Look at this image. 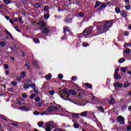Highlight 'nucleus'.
Wrapping results in <instances>:
<instances>
[{"label":"nucleus","mask_w":131,"mask_h":131,"mask_svg":"<svg viewBox=\"0 0 131 131\" xmlns=\"http://www.w3.org/2000/svg\"><path fill=\"white\" fill-rule=\"evenodd\" d=\"M102 24L101 22H95L94 23L95 26L97 27L98 32L100 34V33H104V32L109 30V28L112 26V21L108 20L106 21L103 27L100 26Z\"/></svg>","instance_id":"obj_1"},{"label":"nucleus","mask_w":131,"mask_h":131,"mask_svg":"<svg viewBox=\"0 0 131 131\" xmlns=\"http://www.w3.org/2000/svg\"><path fill=\"white\" fill-rule=\"evenodd\" d=\"M29 88H31L33 90L35 89V84L31 83L29 80L27 81L24 84L23 88L25 90H28Z\"/></svg>","instance_id":"obj_2"},{"label":"nucleus","mask_w":131,"mask_h":131,"mask_svg":"<svg viewBox=\"0 0 131 131\" xmlns=\"http://www.w3.org/2000/svg\"><path fill=\"white\" fill-rule=\"evenodd\" d=\"M92 31L93 27H90L84 29V30L83 32V35L85 36L90 35V34L92 33Z\"/></svg>","instance_id":"obj_3"},{"label":"nucleus","mask_w":131,"mask_h":131,"mask_svg":"<svg viewBox=\"0 0 131 131\" xmlns=\"http://www.w3.org/2000/svg\"><path fill=\"white\" fill-rule=\"evenodd\" d=\"M62 93L65 94V95H67L63 97V99L66 100V101L69 100V91H68V90L67 89H63L62 90Z\"/></svg>","instance_id":"obj_4"},{"label":"nucleus","mask_w":131,"mask_h":131,"mask_svg":"<svg viewBox=\"0 0 131 131\" xmlns=\"http://www.w3.org/2000/svg\"><path fill=\"white\" fill-rule=\"evenodd\" d=\"M45 125L51 128H54L55 127V122H54V121L48 122L46 123Z\"/></svg>","instance_id":"obj_5"},{"label":"nucleus","mask_w":131,"mask_h":131,"mask_svg":"<svg viewBox=\"0 0 131 131\" xmlns=\"http://www.w3.org/2000/svg\"><path fill=\"white\" fill-rule=\"evenodd\" d=\"M46 25L47 23L43 20H39L38 23V25L40 26V29L43 28V27H45V26H46Z\"/></svg>","instance_id":"obj_6"},{"label":"nucleus","mask_w":131,"mask_h":131,"mask_svg":"<svg viewBox=\"0 0 131 131\" xmlns=\"http://www.w3.org/2000/svg\"><path fill=\"white\" fill-rule=\"evenodd\" d=\"M118 122L120 123V124H123L124 123V117L119 116L118 117Z\"/></svg>","instance_id":"obj_7"},{"label":"nucleus","mask_w":131,"mask_h":131,"mask_svg":"<svg viewBox=\"0 0 131 131\" xmlns=\"http://www.w3.org/2000/svg\"><path fill=\"white\" fill-rule=\"evenodd\" d=\"M72 20V17H70V16H68L65 20H64V22L65 23H67V24H68V23H70V22H71Z\"/></svg>","instance_id":"obj_8"},{"label":"nucleus","mask_w":131,"mask_h":131,"mask_svg":"<svg viewBox=\"0 0 131 131\" xmlns=\"http://www.w3.org/2000/svg\"><path fill=\"white\" fill-rule=\"evenodd\" d=\"M66 32H71V29H70V27H63V33H66Z\"/></svg>","instance_id":"obj_9"},{"label":"nucleus","mask_w":131,"mask_h":131,"mask_svg":"<svg viewBox=\"0 0 131 131\" xmlns=\"http://www.w3.org/2000/svg\"><path fill=\"white\" fill-rule=\"evenodd\" d=\"M114 85L116 88H122V85H123L122 83H119V82H116L114 83Z\"/></svg>","instance_id":"obj_10"},{"label":"nucleus","mask_w":131,"mask_h":131,"mask_svg":"<svg viewBox=\"0 0 131 131\" xmlns=\"http://www.w3.org/2000/svg\"><path fill=\"white\" fill-rule=\"evenodd\" d=\"M88 113H89V112L85 111L81 113L80 116L81 117H86L88 116Z\"/></svg>","instance_id":"obj_11"},{"label":"nucleus","mask_w":131,"mask_h":131,"mask_svg":"<svg viewBox=\"0 0 131 131\" xmlns=\"http://www.w3.org/2000/svg\"><path fill=\"white\" fill-rule=\"evenodd\" d=\"M42 33H45V34H47V33H49V32H50V30L49 29V28H44L42 29Z\"/></svg>","instance_id":"obj_12"},{"label":"nucleus","mask_w":131,"mask_h":131,"mask_svg":"<svg viewBox=\"0 0 131 131\" xmlns=\"http://www.w3.org/2000/svg\"><path fill=\"white\" fill-rule=\"evenodd\" d=\"M48 88L49 85L47 83H45L42 87V90H43V91H46V90H48Z\"/></svg>","instance_id":"obj_13"},{"label":"nucleus","mask_w":131,"mask_h":131,"mask_svg":"<svg viewBox=\"0 0 131 131\" xmlns=\"http://www.w3.org/2000/svg\"><path fill=\"white\" fill-rule=\"evenodd\" d=\"M69 94L73 95V96L76 95V92L74 90H70L69 91Z\"/></svg>","instance_id":"obj_14"},{"label":"nucleus","mask_w":131,"mask_h":131,"mask_svg":"<svg viewBox=\"0 0 131 131\" xmlns=\"http://www.w3.org/2000/svg\"><path fill=\"white\" fill-rule=\"evenodd\" d=\"M114 77L115 78H117V79H120L121 78V76H120V75L117 74V72L115 73Z\"/></svg>","instance_id":"obj_15"},{"label":"nucleus","mask_w":131,"mask_h":131,"mask_svg":"<svg viewBox=\"0 0 131 131\" xmlns=\"http://www.w3.org/2000/svg\"><path fill=\"white\" fill-rule=\"evenodd\" d=\"M16 103H17V104H19L20 105H24V103H22V99H16Z\"/></svg>","instance_id":"obj_16"},{"label":"nucleus","mask_w":131,"mask_h":131,"mask_svg":"<svg viewBox=\"0 0 131 131\" xmlns=\"http://www.w3.org/2000/svg\"><path fill=\"white\" fill-rule=\"evenodd\" d=\"M32 63H33L34 66H35V67H36V68H38V62H37V61L33 60Z\"/></svg>","instance_id":"obj_17"},{"label":"nucleus","mask_w":131,"mask_h":131,"mask_svg":"<svg viewBox=\"0 0 131 131\" xmlns=\"http://www.w3.org/2000/svg\"><path fill=\"white\" fill-rule=\"evenodd\" d=\"M48 112H53L54 111V107L53 106H49L47 109Z\"/></svg>","instance_id":"obj_18"},{"label":"nucleus","mask_w":131,"mask_h":131,"mask_svg":"<svg viewBox=\"0 0 131 131\" xmlns=\"http://www.w3.org/2000/svg\"><path fill=\"white\" fill-rule=\"evenodd\" d=\"M45 78H46V79L47 80H49V79H51V78H52V74L50 73L48 75H47L46 77Z\"/></svg>","instance_id":"obj_19"},{"label":"nucleus","mask_w":131,"mask_h":131,"mask_svg":"<svg viewBox=\"0 0 131 131\" xmlns=\"http://www.w3.org/2000/svg\"><path fill=\"white\" fill-rule=\"evenodd\" d=\"M78 116H79V115L78 114H72V117L74 118L75 119L78 118Z\"/></svg>","instance_id":"obj_20"},{"label":"nucleus","mask_w":131,"mask_h":131,"mask_svg":"<svg viewBox=\"0 0 131 131\" xmlns=\"http://www.w3.org/2000/svg\"><path fill=\"white\" fill-rule=\"evenodd\" d=\"M85 85L88 88V89H92L93 88V86L92 84L89 83H85Z\"/></svg>","instance_id":"obj_21"},{"label":"nucleus","mask_w":131,"mask_h":131,"mask_svg":"<svg viewBox=\"0 0 131 131\" xmlns=\"http://www.w3.org/2000/svg\"><path fill=\"white\" fill-rule=\"evenodd\" d=\"M20 76L21 78H24V77H25V76H26V72H24L21 73Z\"/></svg>","instance_id":"obj_22"},{"label":"nucleus","mask_w":131,"mask_h":131,"mask_svg":"<svg viewBox=\"0 0 131 131\" xmlns=\"http://www.w3.org/2000/svg\"><path fill=\"white\" fill-rule=\"evenodd\" d=\"M130 83L127 81L125 82L124 84V88H127L128 86H129V85Z\"/></svg>","instance_id":"obj_23"},{"label":"nucleus","mask_w":131,"mask_h":131,"mask_svg":"<svg viewBox=\"0 0 131 131\" xmlns=\"http://www.w3.org/2000/svg\"><path fill=\"white\" fill-rule=\"evenodd\" d=\"M130 49L129 48H126L125 49V51L124 53H125L126 54H129V53L130 52Z\"/></svg>","instance_id":"obj_24"},{"label":"nucleus","mask_w":131,"mask_h":131,"mask_svg":"<svg viewBox=\"0 0 131 131\" xmlns=\"http://www.w3.org/2000/svg\"><path fill=\"white\" fill-rule=\"evenodd\" d=\"M101 2H97L96 3V5L95 6H94V8H98V7H99V6H101Z\"/></svg>","instance_id":"obj_25"},{"label":"nucleus","mask_w":131,"mask_h":131,"mask_svg":"<svg viewBox=\"0 0 131 131\" xmlns=\"http://www.w3.org/2000/svg\"><path fill=\"white\" fill-rule=\"evenodd\" d=\"M43 125V121H41L38 123V126H39V127H42Z\"/></svg>","instance_id":"obj_26"},{"label":"nucleus","mask_w":131,"mask_h":131,"mask_svg":"<svg viewBox=\"0 0 131 131\" xmlns=\"http://www.w3.org/2000/svg\"><path fill=\"white\" fill-rule=\"evenodd\" d=\"M27 106H21L20 107H19V109L20 110H27Z\"/></svg>","instance_id":"obj_27"},{"label":"nucleus","mask_w":131,"mask_h":131,"mask_svg":"<svg viewBox=\"0 0 131 131\" xmlns=\"http://www.w3.org/2000/svg\"><path fill=\"white\" fill-rule=\"evenodd\" d=\"M40 7L41 5L39 3H36V4H35V8H36V9H38L39 8H40Z\"/></svg>","instance_id":"obj_28"},{"label":"nucleus","mask_w":131,"mask_h":131,"mask_svg":"<svg viewBox=\"0 0 131 131\" xmlns=\"http://www.w3.org/2000/svg\"><path fill=\"white\" fill-rule=\"evenodd\" d=\"M109 103L112 104H115V100H114V98H112L111 99V101L109 102Z\"/></svg>","instance_id":"obj_29"},{"label":"nucleus","mask_w":131,"mask_h":131,"mask_svg":"<svg viewBox=\"0 0 131 131\" xmlns=\"http://www.w3.org/2000/svg\"><path fill=\"white\" fill-rule=\"evenodd\" d=\"M124 61H125V59H124V58H122L119 59L118 62H119V63H123V62H124Z\"/></svg>","instance_id":"obj_30"},{"label":"nucleus","mask_w":131,"mask_h":131,"mask_svg":"<svg viewBox=\"0 0 131 131\" xmlns=\"http://www.w3.org/2000/svg\"><path fill=\"white\" fill-rule=\"evenodd\" d=\"M115 11L117 14H119V12H120V8L118 7H116Z\"/></svg>","instance_id":"obj_31"},{"label":"nucleus","mask_w":131,"mask_h":131,"mask_svg":"<svg viewBox=\"0 0 131 131\" xmlns=\"http://www.w3.org/2000/svg\"><path fill=\"white\" fill-rule=\"evenodd\" d=\"M121 71H122V72H124V73L126 72V68L122 67L121 69Z\"/></svg>","instance_id":"obj_32"},{"label":"nucleus","mask_w":131,"mask_h":131,"mask_svg":"<svg viewBox=\"0 0 131 131\" xmlns=\"http://www.w3.org/2000/svg\"><path fill=\"white\" fill-rule=\"evenodd\" d=\"M49 114V112L45 111L43 113H41V115H47Z\"/></svg>","instance_id":"obj_33"},{"label":"nucleus","mask_w":131,"mask_h":131,"mask_svg":"<svg viewBox=\"0 0 131 131\" xmlns=\"http://www.w3.org/2000/svg\"><path fill=\"white\" fill-rule=\"evenodd\" d=\"M4 2L7 5L11 3V0H4Z\"/></svg>","instance_id":"obj_34"},{"label":"nucleus","mask_w":131,"mask_h":131,"mask_svg":"<svg viewBox=\"0 0 131 131\" xmlns=\"http://www.w3.org/2000/svg\"><path fill=\"white\" fill-rule=\"evenodd\" d=\"M5 32L6 34H8V35H9V36H10V37H12V34H11V33H10V32H9L8 30H5Z\"/></svg>","instance_id":"obj_35"},{"label":"nucleus","mask_w":131,"mask_h":131,"mask_svg":"<svg viewBox=\"0 0 131 131\" xmlns=\"http://www.w3.org/2000/svg\"><path fill=\"white\" fill-rule=\"evenodd\" d=\"M100 6H101L102 8H106V7H107V5H106V4L101 2Z\"/></svg>","instance_id":"obj_36"},{"label":"nucleus","mask_w":131,"mask_h":131,"mask_svg":"<svg viewBox=\"0 0 131 131\" xmlns=\"http://www.w3.org/2000/svg\"><path fill=\"white\" fill-rule=\"evenodd\" d=\"M82 46L83 47L86 48V47H89V46H90V44H89L88 43L83 42Z\"/></svg>","instance_id":"obj_37"},{"label":"nucleus","mask_w":131,"mask_h":131,"mask_svg":"<svg viewBox=\"0 0 131 131\" xmlns=\"http://www.w3.org/2000/svg\"><path fill=\"white\" fill-rule=\"evenodd\" d=\"M121 15L122 17H126V12L124 11H123L121 13Z\"/></svg>","instance_id":"obj_38"},{"label":"nucleus","mask_w":131,"mask_h":131,"mask_svg":"<svg viewBox=\"0 0 131 131\" xmlns=\"http://www.w3.org/2000/svg\"><path fill=\"white\" fill-rule=\"evenodd\" d=\"M35 102H36V103H38L39 102H40V98L39 97H36L35 99Z\"/></svg>","instance_id":"obj_39"},{"label":"nucleus","mask_w":131,"mask_h":131,"mask_svg":"<svg viewBox=\"0 0 131 131\" xmlns=\"http://www.w3.org/2000/svg\"><path fill=\"white\" fill-rule=\"evenodd\" d=\"M0 46L2 47H5L6 46V42L3 41L0 42Z\"/></svg>","instance_id":"obj_40"},{"label":"nucleus","mask_w":131,"mask_h":131,"mask_svg":"<svg viewBox=\"0 0 131 131\" xmlns=\"http://www.w3.org/2000/svg\"><path fill=\"white\" fill-rule=\"evenodd\" d=\"M74 127H75V128H79V124L77 123H75L74 124Z\"/></svg>","instance_id":"obj_41"},{"label":"nucleus","mask_w":131,"mask_h":131,"mask_svg":"<svg viewBox=\"0 0 131 131\" xmlns=\"http://www.w3.org/2000/svg\"><path fill=\"white\" fill-rule=\"evenodd\" d=\"M126 10H129L130 9V5L129 4H127L125 6Z\"/></svg>","instance_id":"obj_42"},{"label":"nucleus","mask_w":131,"mask_h":131,"mask_svg":"<svg viewBox=\"0 0 131 131\" xmlns=\"http://www.w3.org/2000/svg\"><path fill=\"white\" fill-rule=\"evenodd\" d=\"M49 94L51 95V96H54V95L55 94V91H49Z\"/></svg>","instance_id":"obj_43"},{"label":"nucleus","mask_w":131,"mask_h":131,"mask_svg":"<svg viewBox=\"0 0 131 131\" xmlns=\"http://www.w3.org/2000/svg\"><path fill=\"white\" fill-rule=\"evenodd\" d=\"M49 17H50V15L49 14L44 15V18L45 19H49Z\"/></svg>","instance_id":"obj_44"},{"label":"nucleus","mask_w":131,"mask_h":131,"mask_svg":"<svg viewBox=\"0 0 131 131\" xmlns=\"http://www.w3.org/2000/svg\"><path fill=\"white\" fill-rule=\"evenodd\" d=\"M97 108H98L99 111H100L102 113L104 112V110H103V108H102L101 107H97Z\"/></svg>","instance_id":"obj_45"},{"label":"nucleus","mask_w":131,"mask_h":131,"mask_svg":"<svg viewBox=\"0 0 131 131\" xmlns=\"http://www.w3.org/2000/svg\"><path fill=\"white\" fill-rule=\"evenodd\" d=\"M58 78H59V79H62L63 78V74H58Z\"/></svg>","instance_id":"obj_46"},{"label":"nucleus","mask_w":131,"mask_h":131,"mask_svg":"<svg viewBox=\"0 0 131 131\" xmlns=\"http://www.w3.org/2000/svg\"><path fill=\"white\" fill-rule=\"evenodd\" d=\"M44 11H45L46 12L49 11V6H46L44 7Z\"/></svg>","instance_id":"obj_47"},{"label":"nucleus","mask_w":131,"mask_h":131,"mask_svg":"<svg viewBox=\"0 0 131 131\" xmlns=\"http://www.w3.org/2000/svg\"><path fill=\"white\" fill-rule=\"evenodd\" d=\"M79 16L80 17H81V18H82V17H83L84 16V14H83V13H82V12H80L79 13Z\"/></svg>","instance_id":"obj_48"},{"label":"nucleus","mask_w":131,"mask_h":131,"mask_svg":"<svg viewBox=\"0 0 131 131\" xmlns=\"http://www.w3.org/2000/svg\"><path fill=\"white\" fill-rule=\"evenodd\" d=\"M11 84L12 85H14V86H16V85H17V83H16V81H12Z\"/></svg>","instance_id":"obj_49"},{"label":"nucleus","mask_w":131,"mask_h":131,"mask_svg":"<svg viewBox=\"0 0 131 131\" xmlns=\"http://www.w3.org/2000/svg\"><path fill=\"white\" fill-rule=\"evenodd\" d=\"M9 92H11V93H14L15 92V90L13 88H9L8 89Z\"/></svg>","instance_id":"obj_50"},{"label":"nucleus","mask_w":131,"mask_h":131,"mask_svg":"<svg viewBox=\"0 0 131 131\" xmlns=\"http://www.w3.org/2000/svg\"><path fill=\"white\" fill-rule=\"evenodd\" d=\"M35 94H32V95H31L30 96V99H34V98H35Z\"/></svg>","instance_id":"obj_51"},{"label":"nucleus","mask_w":131,"mask_h":131,"mask_svg":"<svg viewBox=\"0 0 131 131\" xmlns=\"http://www.w3.org/2000/svg\"><path fill=\"white\" fill-rule=\"evenodd\" d=\"M47 128L46 129V131H51L52 130V128H50L49 126H46Z\"/></svg>","instance_id":"obj_52"},{"label":"nucleus","mask_w":131,"mask_h":131,"mask_svg":"<svg viewBox=\"0 0 131 131\" xmlns=\"http://www.w3.org/2000/svg\"><path fill=\"white\" fill-rule=\"evenodd\" d=\"M34 115H39V112L37 111H35L33 112Z\"/></svg>","instance_id":"obj_53"},{"label":"nucleus","mask_w":131,"mask_h":131,"mask_svg":"<svg viewBox=\"0 0 131 131\" xmlns=\"http://www.w3.org/2000/svg\"><path fill=\"white\" fill-rule=\"evenodd\" d=\"M34 41L35 43H38V42H39V40L38 39H34Z\"/></svg>","instance_id":"obj_54"},{"label":"nucleus","mask_w":131,"mask_h":131,"mask_svg":"<svg viewBox=\"0 0 131 131\" xmlns=\"http://www.w3.org/2000/svg\"><path fill=\"white\" fill-rule=\"evenodd\" d=\"M72 79L73 81H75L76 80H77V77H73Z\"/></svg>","instance_id":"obj_55"},{"label":"nucleus","mask_w":131,"mask_h":131,"mask_svg":"<svg viewBox=\"0 0 131 131\" xmlns=\"http://www.w3.org/2000/svg\"><path fill=\"white\" fill-rule=\"evenodd\" d=\"M14 28L16 30V31L20 32V29H19V28L17 26L14 27Z\"/></svg>","instance_id":"obj_56"},{"label":"nucleus","mask_w":131,"mask_h":131,"mask_svg":"<svg viewBox=\"0 0 131 131\" xmlns=\"http://www.w3.org/2000/svg\"><path fill=\"white\" fill-rule=\"evenodd\" d=\"M38 105L39 107H41V106H42V103L40 102V101H39V102H38Z\"/></svg>","instance_id":"obj_57"},{"label":"nucleus","mask_w":131,"mask_h":131,"mask_svg":"<svg viewBox=\"0 0 131 131\" xmlns=\"http://www.w3.org/2000/svg\"><path fill=\"white\" fill-rule=\"evenodd\" d=\"M12 125H13L14 126H18V123H12Z\"/></svg>","instance_id":"obj_58"},{"label":"nucleus","mask_w":131,"mask_h":131,"mask_svg":"<svg viewBox=\"0 0 131 131\" xmlns=\"http://www.w3.org/2000/svg\"><path fill=\"white\" fill-rule=\"evenodd\" d=\"M67 38V37L66 36V35H63L62 37H61V39H66Z\"/></svg>","instance_id":"obj_59"},{"label":"nucleus","mask_w":131,"mask_h":131,"mask_svg":"<svg viewBox=\"0 0 131 131\" xmlns=\"http://www.w3.org/2000/svg\"><path fill=\"white\" fill-rule=\"evenodd\" d=\"M53 110H58V107L56 106H53Z\"/></svg>","instance_id":"obj_60"},{"label":"nucleus","mask_w":131,"mask_h":131,"mask_svg":"<svg viewBox=\"0 0 131 131\" xmlns=\"http://www.w3.org/2000/svg\"><path fill=\"white\" fill-rule=\"evenodd\" d=\"M128 34H129V33L127 31H125L124 32V35H128Z\"/></svg>","instance_id":"obj_61"},{"label":"nucleus","mask_w":131,"mask_h":131,"mask_svg":"<svg viewBox=\"0 0 131 131\" xmlns=\"http://www.w3.org/2000/svg\"><path fill=\"white\" fill-rule=\"evenodd\" d=\"M23 98H25V99H26V98H27V95L26 94H23Z\"/></svg>","instance_id":"obj_62"},{"label":"nucleus","mask_w":131,"mask_h":131,"mask_svg":"<svg viewBox=\"0 0 131 131\" xmlns=\"http://www.w3.org/2000/svg\"><path fill=\"white\" fill-rule=\"evenodd\" d=\"M127 130H130V129H131L130 126H127Z\"/></svg>","instance_id":"obj_63"},{"label":"nucleus","mask_w":131,"mask_h":131,"mask_svg":"<svg viewBox=\"0 0 131 131\" xmlns=\"http://www.w3.org/2000/svg\"><path fill=\"white\" fill-rule=\"evenodd\" d=\"M98 10V11H102V10H103V8L101 6H100Z\"/></svg>","instance_id":"obj_64"}]
</instances>
